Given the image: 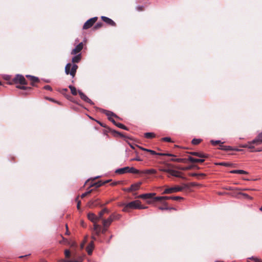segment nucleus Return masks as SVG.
<instances>
[{
    "mask_svg": "<svg viewBox=\"0 0 262 262\" xmlns=\"http://www.w3.org/2000/svg\"><path fill=\"white\" fill-rule=\"evenodd\" d=\"M83 45L82 42L79 43L71 52V54L76 55L79 53L83 49Z\"/></svg>",
    "mask_w": 262,
    "mask_h": 262,
    "instance_id": "nucleus-11",
    "label": "nucleus"
},
{
    "mask_svg": "<svg viewBox=\"0 0 262 262\" xmlns=\"http://www.w3.org/2000/svg\"><path fill=\"white\" fill-rule=\"evenodd\" d=\"M128 167H125L122 168L118 169L116 170L115 172L117 174H122L128 172Z\"/></svg>",
    "mask_w": 262,
    "mask_h": 262,
    "instance_id": "nucleus-21",
    "label": "nucleus"
},
{
    "mask_svg": "<svg viewBox=\"0 0 262 262\" xmlns=\"http://www.w3.org/2000/svg\"><path fill=\"white\" fill-rule=\"evenodd\" d=\"M88 217L89 220H90L93 223H97L98 221L100 220V219L98 218V216H96L93 213H89L88 214Z\"/></svg>",
    "mask_w": 262,
    "mask_h": 262,
    "instance_id": "nucleus-12",
    "label": "nucleus"
},
{
    "mask_svg": "<svg viewBox=\"0 0 262 262\" xmlns=\"http://www.w3.org/2000/svg\"><path fill=\"white\" fill-rule=\"evenodd\" d=\"M128 172L132 173H135V174H139L141 173V171L138 169H136V168L134 167H128Z\"/></svg>",
    "mask_w": 262,
    "mask_h": 262,
    "instance_id": "nucleus-28",
    "label": "nucleus"
},
{
    "mask_svg": "<svg viewBox=\"0 0 262 262\" xmlns=\"http://www.w3.org/2000/svg\"><path fill=\"white\" fill-rule=\"evenodd\" d=\"M77 69L78 66L76 64L72 65L71 63H69L66 66L65 72L67 75L70 74L72 77H74Z\"/></svg>",
    "mask_w": 262,
    "mask_h": 262,
    "instance_id": "nucleus-3",
    "label": "nucleus"
},
{
    "mask_svg": "<svg viewBox=\"0 0 262 262\" xmlns=\"http://www.w3.org/2000/svg\"><path fill=\"white\" fill-rule=\"evenodd\" d=\"M195 156L200 157L202 159L207 158L208 157V155L203 154L202 152H196Z\"/></svg>",
    "mask_w": 262,
    "mask_h": 262,
    "instance_id": "nucleus-29",
    "label": "nucleus"
},
{
    "mask_svg": "<svg viewBox=\"0 0 262 262\" xmlns=\"http://www.w3.org/2000/svg\"><path fill=\"white\" fill-rule=\"evenodd\" d=\"M220 165L225 166L226 167H229L232 166L233 164L229 163H226V162H222L219 164Z\"/></svg>",
    "mask_w": 262,
    "mask_h": 262,
    "instance_id": "nucleus-44",
    "label": "nucleus"
},
{
    "mask_svg": "<svg viewBox=\"0 0 262 262\" xmlns=\"http://www.w3.org/2000/svg\"><path fill=\"white\" fill-rule=\"evenodd\" d=\"M250 142H249L248 143V145L245 146V147H248V148H250V149H253V148H254V146H253V145H252L253 143H250Z\"/></svg>",
    "mask_w": 262,
    "mask_h": 262,
    "instance_id": "nucleus-57",
    "label": "nucleus"
},
{
    "mask_svg": "<svg viewBox=\"0 0 262 262\" xmlns=\"http://www.w3.org/2000/svg\"><path fill=\"white\" fill-rule=\"evenodd\" d=\"M222 150H225V151H230V150L240 151L241 150V149H239L238 148H234L230 146H225V145L224 146V147Z\"/></svg>",
    "mask_w": 262,
    "mask_h": 262,
    "instance_id": "nucleus-27",
    "label": "nucleus"
},
{
    "mask_svg": "<svg viewBox=\"0 0 262 262\" xmlns=\"http://www.w3.org/2000/svg\"><path fill=\"white\" fill-rule=\"evenodd\" d=\"M156 195L155 193H145L142 194L138 196V198L142 199H148L153 198Z\"/></svg>",
    "mask_w": 262,
    "mask_h": 262,
    "instance_id": "nucleus-14",
    "label": "nucleus"
},
{
    "mask_svg": "<svg viewBox=\"0 0 262 262\" xmlns=\"http://www.w3.org/2000/svg\"><path fill=\"white\" fill-rule=\"evenodd\" d=\"M188 160L191 163H203L205 161L204 159H196L192 157H189Z\"/></svg>",
    "mask_w": 262,
    "mask_h": 262,
    "instance_id": "nucleus-19",
    "label": "nucleus"
},
{
    "mask_svg": "<svg viewBox=\"0 0 262 262\" xmlns=\"http://www.w3.org/2000/svg\"><path fill=\"white\" fill-rule=\"evenodd\" d=\"M202 141V140L201 139H193L192 141H191V143L193 145H198Z\"/></svg>",
    "mask_w": 262,
    "mask_h": 262,
    "instance_id": "nucleus-34",
    "label": "nucleus"
},
{
    "mask_svg": "<svg viewBox=\"0 0 262 262\" xmlns=\"http://www.w3.org/2000/svg\"><path fill=\"white\" fill-rule=\"evenodd\" d=\"M156 172H157V171L154 169H147V170H143V171H141V173L147 174H155V173H156Z\"/></svg>",
    "mask_w": 262,
    "mask_h": 262,
    "instance_id": "nucleus-24",
    "label": "nucleus"
},
{
    "mask_svg": "<svg viewBox=\"0 0 262 262\" xmlns=\"http://www.w3.org/2000/svg\"><path fill=\"white\" fill-rule=\"evenodd\" d=\"M64 254L66 258H69L71 256V252L68 249H66L64 250Z\"/></svg>",
    "mask_w": 262,
    "mask_h": 262,
    "instance_id": "nucleus-40",
    "label": "nucleus"
},
{
    "mask_svg": "<svg viewBox=\"0 0 262 262\" xmlns=\"http://www.w3.org/2000/svg\"><path fill=\"white\" fill-rule=\"evenodd\" d=\"M190 187H194V186H200L201 185L198 184V183H194V182H191V183H190L189 184Z\"/></svg>",
    "mask_w": 262,
    "mask_h": 262,
    "instance_id": "nucleus-53",
    "label": "nucleus"
},
{
    "mask_svg": "<svg viewBox=\"0 0 262 262\" xmlns=\"http://www.w3.org/2000/svg\"><path fill=\"white\" fill-rule=\"evenodd\" d=\"M94 248V243L93 242H91V243L87 246L86 251L88 254L90 255L92 253L93 249Z\"/></svg>",
    "mask_w": 262,
    "mask_h": 262,
    "instance_id": "nucleus-22",
    "label": "nucleus"
},
{
    "mask_svg": "<svg viewBox=\"0 0 262 262\" xmlns=\"http://www.w3.org/2000/svg\"><path fill=\"white\" fill-rule=\"evenodd\" d=\"M72 260H65V259H60V260H59V262H72Z\"/></svg>",
    "mask_w": 262,
    "mask_h": 262,
    "instance_id": "nucleus-63",
    "label": "nucleus"
},
{
    "mask_svg": "<svg viewBox=\"0 0 262 262\" xmlns=\"http://www.w3.org/2000/svg\"><path fill=\"white\" fill-rule=\"evenodd\" d=\"M149 152L151 155H159V156H169V157H176V156L173 154H168V153H157L155 151L152 150H150V151H149Z\"/></svg>",
    "mask_w": 262,
    "mask_h": 262,
    "instance_id": "nucleus-16",
    "label": "nucleus"
},
{
    "mask_svg": "<svg viewBox=\"0 0 262 262\" xmlns=\"http://www.w3.org/2000/svg\"><path fill=\"white\" fill-rule=\"evenodd\" d=\"M154 201H163V198L162 196H156V197H153Z\"/></svg>",
    "mask_w": 262,
    "mask_h": 262,
    "instance_id": "nucleus-48",
    "label": "nucleus"
},
{
    "mask_svg": "<svg viewBox=\"0 0 262 262\" xmlns=\"http://www.w3.org/2000/svg\"><path fill=\"white\" fill-rule=\"evenodd\" d=\"M16 88H18V89H21V90H31V87H27V86H25L24 85H23V86H17Z\"/></svg>",
    "mask_w": 262,
    "mask_h": 262,
    "instance_id": "nucleus-42",
    "label": "nucleus"
},
{
    "mask_svg": "<svg viewBox=\"0 0 262 262\" xmlns=\"http://www.w3.org/2000/svg\"><path fill=\"white\" fill-rule=\"evenodd\" d=\"M162 141H165V142H172L173 141L171 140V139L169 137H164L162 138Z\"/></svg>",
    "mask_w": 262,
    "mask_h": 262,
    "instance_id": "nucleus-45",
    "label": "nucleus"
},
{
    "mask_svg": "<svg viewBox=\"0 0 262 262\" xmlns=\"http://www.w3.org/2000/svg\"><path fill=\"white\" fill-rule=\"evenodd\" d=\"M101 228V226L97 224L96 223H94V230H98L99 229Z\"/></svg>",
    "mask_w": 262,
    "mask_h": 262,
    "instance_id": "nucleus-47",
    "label": "nucleus"
},
{
    "mask_svg": "<svg viewBox=\"0 0 262 262\" xmlns=\"http://www.w3.org/2000/svg\"><path fill=\"white\" fill-rule=\"evenodd\" d=\"M81 59V54H79L72 58V61L73 63H78L80 61Z\"/></svg>",
    "mask_w": 262,
    "mask_h": 262,
    "instance_id": "nucleus-25",
    "label": "nucleus"
},
{
    "mask_svg": "<svg viewBox=\"0 0 262 262\" xmlns=\"http://www.w3.org/2000/svg\"><path fill=\"white\" fill-rule=\"evenodd\" d=\"M252 259H253L255 262H262V260L256 257H252Z\"/></svg>",
    "mask_w": 262,
    "mask_h": 262,
    "instance_id": "nucleus-59",
    "label": "nucleus"
},
{
    "mask_svg": "<svg viewBox=\"0 0 262 262\" xmlns=\"http://www.w3.org/2000/svg\"><path fill=\"white\" fill-rule=\"evenodd\" d=\"M163 201L167 200H171V196H162Z\"/></svg>",
    "mask_w": 262,
    "mask_h": 262,
    "instance_id": "nucleus-58",
    "label": "nucleus"
},
{
    "mask_svg": "<svg viewBox=\"0 0 262 262\" xmlns=\"http://www.w3.org/2000/svg\"><path fill=\"white\" fill-rule=\"evenodd\" d=\"M69 89L71 90V93L73 95L76 96L77 94V91L74 86L72 85H69Z\"/></svg>",
    "mask_w": 262,
    "mask_h": 262,
    "instance_id": "nucleus-31",
    "label": "nucleus"
},
{
    "mask_svg": "<svg viewBox=\"0 0 262 262\" xmlns=\"http://www.w3.org/2000/svg\"><path fill=\"white\" fill-rule=\"evenodd\" d=\"M145 137L148 139H151L155 137V134L152 133H146L144 135Z\"/></svg>",
    "mask_w": 262,
    "mask_h": 262,
    "instance_id": "nucleus-33",
    "label": "nucleus"
},
{
    "mask_svg": "<svg viewBox=\"0 0 262 262\" xmlns=\"http://www.w3.org/2000/svg\"><path fill=\"white\" fill-rule=\"evenodd\" d=\"M120 206L124 205V204H119ZM147 206H142L141 205V202L139 200H136L132 201L128 204H125L124 207L123 209V211L124 212L128 211L129 209H143L147 208Z\"/></svg>",
    "mask_w": 262,
    "mask_h": 262,
    "instance_id": "nucleus-2",
    "label": "nucleus"
},
{
    "mask_svg": "<svg viewBox=\"0 0 262 262\" xmlns=\"http://www.w3.org/2000/svg\"><path fill=\"white\" fill-rule=\"evenodd\" d=\"M43 89L46 90L51 91L52 90V88L49 85H46L43 87Z\"/></svg>",
    "mask_w": 262,
    "mask_h": 262,
    "instance_id": "nucleus-55",
    "label": "nucleus"
},
{
    "mask_svg": "<svg viewBox=\"0 0 262 262\" xmlns=\"http://www.w3.org/2000/svg\"><path fill=\"white\" fill-rule=\"evenodd\" d=\"M141 184V182H139L132 185L130 188L128 189V191H136L138 190Z\"/></svg>",
    "mask_w": 262,
    "mask_h": 262,
    "instance_id": "nucleus-20",
    "label": "nucleus"
},
{
    "mask_svg": "<svg viewBox=\"0 0 262 262\" xmlns=\"http://www.w3.org/2000/svg\"><path fill=\"white\" fill-rule=\"evenodd\" d=\"M183 199H184L183 198L181 197V196H171V200H175V201H178V200H183Z\"/></svg>",
    "mask_w": 262,
    "mask_h": 262,
    "instance_id": "nucleus-49",
    "label": "nucleus"
},
{
    "mask_svg": "<svg viewBox=\"0 0 262 262\" xmlns=\"http://www.w3.org/2000/svg\"><path fill=\"white\" fill-rule=\"evenodd\" d=\"M14 83H19L21 85H27V82L26 81L25 77L21 75H17L16 76L12 79V82L10 84Z\"/></svg>",
    "mask_w": 262,
    "mask_h": 262,
    "instance_id": "nucleus-5",
    "label": "nucleus"
},
{
    "mask_svg": "<svg viewBox=\"0 0 262 262\" xmlns=\"http://www.w3.org/2000/svg\"><path fill=\"white\" fill-rule=\"evenodd\" d=\"M100 205L101 204L100 203V200L99 199L92 200L90 201L87 204V206L90 208L95 207L99 205L100 206Z\"/></svg>",
    "mask_w": 262,
    "mask_h": 262,
    "instance_id": "nucleus-8",
    "label": "nucleus"
},
{
    "mask_svg": "<svg viewBox=\"0 0 262 262\" xmlns=\"http://www.w3.org/2000/svg\"><path fill=\"white\" fill-rule=\"evenodd\" d=\"M27 77L30 78V80L31 81V84L33 86H34V83L38 82L39 81V79L36 77L27 75Z\"/></svg>",
    "mask_w": 262,
    "mask_h": 262,
    "instance_id": "nucleus-23",
    "label": "nucleus"
},
{
    "mask_svg": "<svg viewBox=\"0 0 262 262\" xmlns=\"http://www.w3.org/2000/svg\"><path fill=\"white\" fill-rule=\"evenodd\" d=\"M97 123L99 124H100L101 126L106 128V129L104 130L105 134L107 132H111L113 134V135H114L115 136H116L117 135H119L120 136H122V135L121 133H120L118 132H117L116 130H112L110 128L107 127L105 124H104L100 121H97Z\"/></svg>",
    "mask_w": 262,
    "mask_h": 262,
    "instance_id": "nucleus-7",
    "label": "nucleus"
},
{
    "mask_svg": "<svg viewBox=\"0 0 262 262\" xmlns=\"http://www.w3.org/2000/svg\"><path fill=\"white\" fill-rule=\"evenodd\" d=\"M92 191H93V189H91L87 192H85V193L82 194V195H81V198L82 199L84 198L85 196L90 195L92 193Z\"/></svg>",
    "mask_w": 262,
    "mask_h": 262,
    "instance_id": "nucleus-39",
    "label": "nucleus"
},
{
    "mask_svg": "<svg viewBox=\"0 0 262 262\" xmlns=\"http://www.w3.org/2000/svg\"><path fill=\"white\" fill-rule=\"evenodd\" d=\"M112 218H113V221L114 220H119L121 218V215L119 214H112L111 215Z\"/></svg>",
    "mask_w": 262,
    "mask_h": 262,
    "instance_id": "nucleus-32",
    "label": "nucleus"
},
{
    "mask_svg": "<svg viewBox=\"0 0 262 262\" xmlns=\"http://www.w3.org/2000/svg\"><path fill=\"white\" fill-rule=\"evenodd\" d=\"M111 181V180H108L104 182H102L101 181H98L97 182L94 183L91 185V187H96V188H98L108 182Z\"/></svg>",
    "mask_w": 262,
    "mask_h": 262,
    "instance_id": "nucleus-15",
    "label": "nucleus"
},
{
    "mask_svg": "<svg viewBox=\"0 0 262 262\" xmlns=\"http://www.w3.org/2000/svg\"><path fill=\"white\" fill-rule=\"evenodd\" d=\"M79 196H77L75 199L76 202H77V208L78 210H79L80 209V204H81V202H80V201L79 200Z\"/></svg>",
    "mask_w": 262,
    "mask_h": 262,
    "instance_id": "nucleus-41",
    "label": "nucleus"
},
{
    "mask_svg": "<svg viewBox=\"0 0 262 262\" xmlns=\"http://www.w3.org/2000/svg\"><path fill=\"white\" fill-rule=\"evenodd\" d=\"M210 143L213 146H215L216 145H219L220 144H221V141L220 140H212L210 141Z\"/></svg>",
    "mask_w": 262,
    "mask_h": 262,
    "instance_id": "nucleus-35",
    "label": "nucleus"
},
{
    "mask_svg": "<svg viewBox=\"0 0 262 262\" xmlns=\"http://www.w3.org/2000/svg\"><path fill=\"white\" fill-rule=\"evenodd\" d=\"M75 259V260H73L72 261L77 262H82L83 260V258L81 256H77V257H76Z\"/></svg>",
    "mask_w": 262,
    "mask_h": 262,
    "instance_id": "nucleus-43",
    "label": "nucleus"
},
{
    "mask_svg": "<svg viewBox=\"0 0 262 262\" xmlns=\"http://www.w3.org/2000/svg\"><path fill=\"white\" fill-rule=\"evenodd\" d=\"M113 221V218H112L111 216H110V217L106 220H103L102 224H103V227H109Z\"/></svg>",
    "mask_w": 262,
    "mask_h": 262,
    "instance_id": "nucleus-17",
    "label": "nucleus"
},
{
    "mask_svg": "<svg viewBox=\"0 0 262 262\" xmlns=\"http://www.w3.org/2000/svg\"><path fill=\"white\" fill-rule=\"evenodd\" d=\"M97 17H94L89 19L83 25V29L86 30L90 28L93 26V25L97 20Z\"/></svg>",
    "mask_w": 262,
    "mask_h": 262,
    "instance_id": "nucleus-6",
    "label": "nucleus"
},
{
    "mask_svg": "<svg viewBox=\"0 0 262 262\" xmlns=\"http://www.w3.org/2000/svg\"><path fill=\"white\" fill-rule=\"evenodd\" d=\"M185 160V159L177 158L175 161L177 162H184Z\"/></svg>",
    "mask_w": 262,
    "mask_h": 262,
    "instance_id": "nucleus-54",
    "label": "nucleus"
},
{
    "mask_svg": "<svg viewBox=\"0 0 262 262\" xmlns=\"http://www.w3.org/2000/svg\"><path fill=\"white\" fill-rule=\"evenodd\" d=\"M182 187H183V189H184L185 188H188L189 187H190V186H189V184H184Z\"/></svg>",
    "mask_w": 262,
    "mask_h": 262,
    "instance_id": "nucleus-62",
    "label": "nucleus"
},
{
    "mask_svg": "<svg viewBox=\"0 0 262 262\" xmlns=\"http://www.w3.org/2000/svg\"><path fill=\"white\" fill-rule=\"evenodd\" d=\"M78 93L81 99H82L83 101L90 103L91 105L94 104L93 102L90 99H89L83 92L79 91Z\"/></svg>",
    "mask_w": 262,
    "mask_h": 262,
    "instance_id": "nucleus-10",
    "label": "nucleus"
},
{
    "mask_svg": "<svg viewBox=\"0 0 262 262\" xmlns=\"http://www.w3.org/2000/svg\"><path fill=\"white\" fill-rule=\"evenodd\" d=\"M103 24L102 23H98L93 28L94 30L100 29L103 26Z\"/></svg>",
    "mask_w": 262,
    "mask_h": 262,
    "instance_id": "nucleus-37",
    "label": "nucleus"
},
{
    "mask_svg": "<svg viewBox=\"0 0 262 262\" xmlns=\"http://www.w3.org/2000/svg\"><path fill=\"white\" fill-rule=\"evenodd\" d=\"M102 112L104 113L108 117V120L110 119V118H112V117L119 118V117L116 114H115L114 113L112 112L106 111L105 110H102Z\"/></svg>",
    "mask_w": 262,
    "mask_h": 262,
    "instance_id": "nucleus-18",
    "label": "nucleus"
},
{
    "mask_svg": "<svg viewBox=\"0 0 262 262\" xmlns=\"http://www.w3.org/2000/svg\"><path fill=\"white\" fill-rule=\"evenodd\" d=\"M176 168L178 169L182 170H188V169H190V167H180V166H177V167H176Z\"/></svg>",
    "mask_w": 262,
    "mask_h": 262,
    "instance_id": "nucleus-52",
    "label": "nucleus"
},
{
    "mask_svg": "<svg viewBox=\"0 0 262 262\" xmlns=\"http://www.w3.org/2000/svg\"><path fill=\"white\" fill-rule=\"evenodd\" d=\"M190 175L191 176H192V177H196V176H202V177H205L206 176L205 174H204V173L198 174V173H191Z\"/></svg>",
    "mask_w": 262,
    "mask_h": 262,
    "instance_id": "nucleus-50",
    "label": "nucleus"
},
{
    "mask_svg": "<svg viewBox=\"0 0 262 262\" xmlns=\"http://www.w3.org/2000/svg\"><path fill=\"white\" fill-rule=\"evenodd\" d=\"M102 20L110 26H116V24L111 18L106 16H101Z\"/></svg>",
    "mask_w": 262,
    "mask_h": 262,
    "instance_id": "nucleus-13",
    "label": "nucleus"
},
{
    "mask_svg": "<svg viewBox=\"0 0 262 262\" xmlns=\"http://www.w3.org/2000/svg\"><path fill=\"white\" fill-rule=\"evenodd\" d=\"M232 173L247 174L248 172L243 170H233L230 171Z\"/></svg>",
    "mask_w": 262,
    "mask_h": 262,
    "instance_id": "nucleus-30",
    "label": "nucleus"
},
{
    "mask_svg": "<svg viewBox=\"0 0 262 262\" xmlns=\"http://www.w3.org/2000/svg\"><path fill=\"white\" fill-rule=\"evenodd\" d=\"M109 210L106 208H104L100 212H99L98 214V218L100 219V220H101L103 217V216L104 213H108Z\"/></svg>",
    "mask_w": 262,
    "mask_h": 262,
    "instance_id": "nucleus-26",
    "label": "nucleus"
},
{
    "mask_svg": "<svg viewBox=\"0 0 262 262\" xmlns=\"http://www.w3.org/2000/svg\"><path fill=\"white\" fill-rule=\"evenodd\" d=\"M173 167L174 166L173 165L166 163L165 164V167L161 168L160 169V170L161 171L167 172L169 173L170 175L177 178L185 179V178L182 176L183 173L180 171L172 169Z\"/></svg>",
    "mask_w": 262,
    "mask_h": 262,
    "instance_id": "nucleus-1",
    "label": "nucleus"
},
{
    "mask_svg": "<svg viewBox=\"0 0 262 262\" xmlns=\"http://www.w3.org/2000/svg\"><path fill=\"white\" fill-rule=\"evenodd\" d=\"M86 243V240H84L81 244H80V249H82L84 247V245Z\"/></svg>",
    "mask_w": 262,
    "mask_h": 262,
    "instance_id": "nucleus-60",
    "label": "nucleus"
},
{
    "mask_svg": "<svg viewBox=\"0 0 262 262\" xmlns=\"http://www.w3.org/2000/svg\"><path fill=\"white\" fill-rule=\"evenodd\" d=\"M250 143H253L255 145H259L262 143V132L259 133L255 139L253 140L250 142Z\"/></svg>",
    "mask_w": 262,
    "mask_h": 262,
    "instance_id": "nucleus-9",
    "label": "nucleus"
},
{
    "mask_svg": "<svg viewBox=\"0 0 262 262\" xmlns=\"http://www.w3.org/2000/svg\"><path fill=\"white\" fill-rule=\"evenodd\" d=\"M239 194L242 195L243 196H245L246 198H247L249 200H252L253 198L249 196L248 194L245 193H239Z\"/></svg>",
    "mask_w": 262,
    "mask_h": 262,
    "instance_id": "nucleus-46",
    "label": "nucleus"
},
{
    "mask_svg": "<svg viewBox=\"0 0 262 262\" xmlns=\"http://www.w3.org/2000/svg\"><path fill=\"white\" fill-rule=\"evenodd\" d=\"M164 207L160 206V207H158V209L160 210H161L169 209V207L167 206L168 204L167 203H164Z\"/></svg>",
    "mask_w": 262,
    "mask_h": 262,
    "instance_id": "nucleus-36",
    "label": "nucleus"
},
{
    "mask_svg": "<svg viewBox=\"0 0 262 262\" xmlns=\"http://www.w3.org/2000/svg\"><path fill=\"white\" fill-rule=\"evenodd\" d=\"M76 246H77V244H76V243H72L71 246H70L71 248H75V247H76Z\"/></svg>",
    "mask_w": 262,
    "mask_h": 262,
    "instance_id": "nucleus-64",
    "label": "nucleus"
},
{
    "mask_svg": "<svg viewBox=\"0 0 262 262\" xmlns=\"http://www.w3.org/2000/svg\"><path fill=\"white\" fill-rule=\"evenodd\" d=\"M72 256H73V257L74 258H75L76 257H77V256H78L77 255V252L75 250H72Z\"/></svg>",
    "mask_w": 262,
    "mask_h": 262,
    "instance_id": "nucleus-51",
    "label": "nucleus"
},
{
    "mask_svg": "<svg viewBox=\"0 0 262 262\" xmlns=\"http://www.w3.org/2000/svg\"><path fill=\"white\" fill-rule=\"evenodd\" d=\"M130 161H142V160L141 159H140V157H137L135 158L131 159Z\"/></svg>",
    "mask_w": 262,
    "mask_h": 262,
    "instance_id": "nucleus-56",
    "label": "nucleus"
},
{
    "mask_svg": "<svg viewBox=\"0 0 262 262\" xmlns=\"http://www.w3.org/2000/svg\"><path fill=\"white\" fill-rule=\"evenodd\" d=\"M183 190V187L176 185L172 187L166 188L162 192V194H171L177 192L182 191Z\"/></svg>",
    "mask_w": 262,
    "mask_h": 262,
    "instance_id": "nucleus-4",
    "label": "nucleus"
},
{
    "mask_svg": "<svg viewBox=\"0 0 262 262\" xmlns=\"http://www.w3.org/2000/svg\"><path fill=\"white\" fill-rule=\"evenodd\" d=\"M116 126L120 128H122V129H123L125 130H128V128L126 126H125L124 125H123V124H121L120 123H118L116 124Z\"/></svg>",
    "mask_w": 262,
    "mask_h": 262,
    "instance_id": "nucleus-38",
    "label": "nucleus"
},
{
    "mask_svg": "<svg viewBox=\"0 0 262 262\" xmlns=\"http://www.w3.org/2000/svg\"><path fill=\"white\" fill-rule=\"evenodd\" d=\"M109 120L110 121H111L114 125H115L116 126V124L118 123H117L115 120L113 118H110V119H109Z\"/></svg>",
    "mask_w": 262,
    "mask_h": 262,
    "instance_id": "nucleus-61",
    "label": "nucleus"
}]
</instances>
